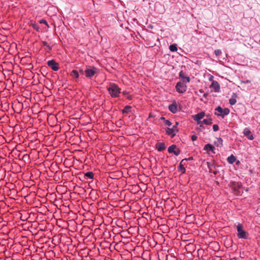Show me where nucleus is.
Listing matches in <instances>:
<instances>
[{
	"label": "nucleus",
	"instance_id": "nucleus-40",
	"mask_svg": "<svg viewBox=\"0 0 260 260\" xmlns=\"http://www.w3.org/2000/svg\"><path fill=\"white\" fill-rule=\"evenodd\" d=\"M40 23H44V24H45L46 25H48L47 21L45 20H44V19L41 20L40 21Z\"/></svg>",
	"mask_w": 260,
	"mask_h": 260
},
{
	"label": "nucleus",
	"instance_id": "nucleus-27",
	"mask_svg": "<svg viewBox=\"0 0 260 260\" xmlns=\"http://www.w3.org/2000/svg\"><path fill=\"white\" fill-rule=\"evenodd\" d=\"M169 49H170V51H171L172 52H175L177 50V47L176 45H175V44L171 45L169 46Z\"/></svg>",
	"mask_w": 260,
	"mask_h": 260
},
{
	"label": "nucleus",
	"instance_id": "nucleus-19",
	"mask_svg": "<svg viewBox=\"0 0 260 260\" xmlns=\"http://www.w3.org/2000/svg\"><path fill=\"white\" fill-rule=\"evenodd\" d=\"M70 75L76 81H77V80L78 79L79 76L78 71L75 70H73L71 72Z\"/></svg>",
	"mask_w": 260,
	"mask_h": 260
},
{
	"label": "nucleus",
	"instance_id": "nucleus-46",
	"mask_svg": "<svg viewBox=\"0 0 260 260\" xmlns=\"http://www.w3.org/2000/svg\"><path fill=\"white\" fill-rule=\"evenodd\" d=\"M213 173L214 175H216L217 174V171H216L213 172Z\"/></svg>",
	"mask_w": 260,
	"mask_h": 260
},
{
	"label": "nucleus",
	"instance_id": "nucleus-16",
	"mask_svg": "<svg viewBox=\"0 0 260 260\" xmlns=\"http://www.w3.org/2000/svg\"><path fill=\"white\" fill-rule=\"evenodd\" d=\"M156 148L158 151H162L166 149V146L165 143H157L156 144Z\"/></svg>",
	"mask_w": 260,
	"mask_h": 260
},
{
	"label": "nucleus",
	"instance_id": "nucleus-13",
	"mask_svg": "<svg viewBox=\"0 0 260 260\" xmlns=\"http://www.w3.org/2000/svg\"><path fill=\"white\" fill-rule=\"evenodd\" d=\"M210 87L214 89L215 92H218L220 90V85L217 81H213L210 85Z\"/></svg>",
	"mask_w": 260,
	"mask_h": 260
},
{
	"label": "nucleus",
	"instance_id": "nucleus-3",
	"mask_svg": "<svg viewBox=\"0 0 260 260\" xmlns=\"http://www.w3.org/2000/svg\"><path fill=\"white\" fill-rule=\"evenodd\" d=\"M237 230L238 232L237 237L238 238L244 239H247L249 234L248 232L244 230L243 225L242 224L239 223L237 225Z\"/></svg>",
	"mask_w": 260,
	"mask_h": 260
},
{
	"label": "nucleus",
	"instance_id": "nucleus-50",
	"mask_svg": "<svg viewBox=\"0 0 260 260\" xmlns=\"http://www.w3.org/2000/svg\"><path fill=\"white\" fill-rule=\"evenodd\" d=\"M31 69L33 70L34 69V66H32L31 67Z\"/></svg>",
	"mask_w": 260,
	"mask_h": 260
},
{
	"label": "nucleus",
	"instance_id": "nucleus-47",
	"mask_svg": "<svg viewBox=\"0 0 260 260\" xmlns=\"http://www.w3.org/2000/svg\"><path fill=\"white\" fill-rule=\"evenodd\" d=\"M178 124L179 123L178 122H176L175 125H176L177 126L178 125Z\"/></svg>",
	"mask_w": 260,
	"mask_h": 260
},
{
	"label": "nucleus",
	"instance_id": "nucleus-17",
	"mask_svg": "<svg viewBox=\"0 0 260 260\" xmlns=\"http://www.w3.org/2000/svg\"><path fill=\"white\" fill-rule=\"evenodd\" d=\"M178 171L180 172L182 174H185L186 172V169L184 166L183 161L182 160L180 161L179 166L178 167Z\"/></svg>",
	"mask_w": 260,
	"mask_h": 260
},
{
	"label": "nucleus",
	"instance_id": "nucleus-34",
	"mask_svg": "<svg viewBox=\"0 0 260 260\" xmlns=\"http://www.w3.org/2000/svg\"><path fill=\"white\" fill-rule=\"evenodd\" d=\"M213 129L214 132L217 131L219 129V126L217 124H214L213 125Z\"/></svg>",
	"mask_w": 260,
	"mask_h": 260
},
{
	"label": "nucleus",
	"instance_id": "nucleus-14",
	"mask_svg": "<svg viewBox=\"0 0 260 260\" xmlns=\"http://www.w3.org/2000/svg\"><path fill=\"white\" fill-rule=\"evenodd\" d=\"M205 114L204 112H201L200 113H198L195 115L194 120L198 122V123L199 124L201 123V120L205 116Z\"/></svg>",
	"mask_w": 260,
	"mask_h": 260
},
{
	"label": "nucleus",
	"instance_id": "nucleus-18",
	"mask_svg": "<svg viewBox=\"0 0 260 260\" xmlns=\"http://www.w3.org/2000/svg\"><path fill=\"white\" fill-rule=\"evenodd\" d=\"M0 67H2L3 71L4 72V75L6 76L7 75L8 76H10L11 75H13V72L12 71V69L10 67L9 69H3V66H0Z\"/></svg>",
	"mask_w": 260,
	"mask_h": 260
},
{
	"label": "nucleus",
	"instance_id": "nucleus-23",
	"mask_svg": "<svg viewBox=\"0 0 260 260\" xmlns=\"http://www.w3.org/2000/svg\"><path fill=\"white\" fill-rule=\"evenodd\" d=\"M132 108V107L131 106H126L124 107V108L122 110V113L125 114V113H128L129 112H131V109Z\"/></svg>",
	"mask_w": 260,
	"mask_h": 260
},
{
	"label": "nucleus",
	"instance_id": "nucleus-4",
	"mask_svg": "<svg viewBox=\"0 0 260 260\" xmlns=\"http://www.w3.org/2000/svg\"><path fill=\"white\" fill-rule=\"evenodd\" d=\"M215 111L218 112L219 113L215 112L214 114L217 116H220L222 118H223L225 116L228 115L230 112V110L229 108H225L223 109L220 106H218L216 108H215Z\"/></svg>",
	"mask_w": 260,
	"mask_h": 260
},
{
	"label": "nucleus",
	"instance_id": "nucleus-38",
	"mask_svg": "<svg viewBox=\"0 0 260 260\" xmlns=\"http://www.w3.org/2000/svg\"><path fill=\"white\" fill-rule=\"evenodd\" d=\"M215 54L216 56H219L221 54V51L220 50H215Z\"/></svg>",
	"mask_w": 260,
	"mask_h": 260
},
{
	"label": "nucleus",
	"instance_id": "nucleus-37",
	"mask_svg": "<svg viewBox=\"0 0 260 260\" xmlns=\"http://www.w3.org/2000/svg\"><path fill=\"white\" fill-rule=\"evenodd\" d=\"M172 129H173V130H174V131L177 133L179 132V129L178 128L177 126H176V125H174L173 126V127H172Z\"/></svg>",
	"mask_w": 260,
	"mask_h": 260
},
{
	"label": "nucleus",
	"instance_id": "nucleus-7",
	"mask_svg": "<svg viewBox=\"0 0 260 260\" xmlns=\"http://www.w3.org/2000/svg\"><path fill=\"white\" fill-rule=\"evenodd\" d=\"M168 109L172 113L175 114L180 110L175 100L172 101V103L169 105Z\"/></svg>",
	"mask_w": 260,
	"mask_h": 260
},
{
	"label": "nucleus",
	"instance_id": "nucleus-29",
	"mask_svg": "<svg viewBox=\"0 0 260 260\" xmlns=\"http://www.w3.org/2000/svg\"><path fill=\"white\" fill-rule=\"evenodd\" d=\"M31 26H32V27L35 29H36L37 31H40V30H39V28H40V27H39V26L38 24H36V23H32V24H31Z\"/></svg>",
	"mask_w": 260,
	"mask_h": 260
},
{
	"label": "nucleus",
	"instance_id": "nucleus-20",
	"mask_svg": "<svg viewBox=\"0 0 260 260\" xmlns=\"http://www.w3.org/2000/svg\"><path fill=\"white\" fill-rule=\"evenodd\" d=\"M184 73L183 71H181L179 73V77L183 79V80L185 79V83L190 82V78L189 77H187L184 75Z\"/></svg>",
	"mask_w": 260,
	"mask_h": 260
},
{
	"label": "nucleus",
	"instance_id": "nucleus-26",
	"mask_svg": "<svg viewBox=\"0 0 260 260\" xmlns=\"http://www.w3.org/2000/svg\"><path fill=\"white\" fill-rule=\"evenodd\" d=\"M176 148H177V146L175 144H173L169 147V148L168 149V151L170 153H173V152H174V151H175V149H176Z\"/></svg>",
	"mask_w": 260,
	"mask_h": 260
},
{
	"label": "nucleus",
	"instance_id": "nucleus-35",
	"mask_svg": "<svg viewBox=\"0 0 260 260\" xmlns=\"http://www.w3.org/2000/svg\"><path fill=\"white\" fill-rule=\"evenodd\" d=\"M192 160H193V157L192 156L189 157L188 158H185L184 159H182V160L183 161V162L185 161Z\"/></svg>",
	"mask_w": 260,
	"mask_h": 260
},
{
	"label": "nucleus",
	"instance_id": "nucleus-43",
	"mask_svg": "<svg viewBox=\"0 0 260 260\" xmlns=\"http://www.w3.org/2000/svg\"><path fill=\"white\" fill-rule=\"evenodd\" d=\"M242 82L243 83L246 84V83H250V81L249 80H245V81H242Z\"/></svg>",
	"mask_w": 260,
	"mask_h": 260
},
{
	"label": "nucleus",
	"instance_id": "nucleus-48",
	"mask_svg": "<svg viewBox=\"0 0 260 260\" xmlns=\"http://www.w3.org/2000/svg\"><path fill=\"white\" fill-rule=\"evenodd\" d=\"M45 67V66H42V67H41V70H43V67Z\"/></svg>",
	"mask_w": 260,
	"mask_h": 260
},
{
	"label": "nucleus",
	"instance_id": "nucleus-11",
	"mask_svg": "<svg viewBox=\"0 0 260 260\" xmlns=\"http://www.w3.org/2000/svg\"><path fill=\"white\" fill-rule=\"evenodd\" d=\"M243 134L249 140H252L254 139V137L253 135L251 134V132L249 128H245L243 131Z\"/></svg>",
	"mask_w": 260,
	"mask_h": 260
},
{
	"label": "nucleus",
	"instance_id": "nucleus-36",
	"mask_svg": "<svg viewBox=\"0 0 260 260\" xmlns=\"http://www.w3.org/2000/svg\"><path fill=\"white\" fill-rule=\"evenodd\" d=\"M42 43L44 46H46L47 47H48L49 50L51 49V47L48 45L47 42L43 41Z\"/></svg>",
	"mask_w": 260,
	"mask_h": 260
},
{
	"label": "nucleus",
	"instance_id": "nucleus-30",
	"mask_svg": "<svg viewBox=\"0 0 260 260\" xmlns=\"http://www.w3.org/2000/svg\"><path fill=\"white\" fill-rule=\"evenodd\" d=\"M181 150L179 148L175 149L174 152H173L174 154L176 156H178L180 154Z\"/></svg>",
	"mask_w": 260,
	"mask_h": 260
},
{
	"label": "nucleus",
	"instance_id": "nucleus-41",
	"mask_svg": "<svg viewBox=\"0 0 260 260\" xmlns=\"http://www.w3.org/2000/svg\"><path fill=\"white\" fill-rule=\"evenodd\" d=\"M79 74H80L81 75H84V71L82 69H80L79 71Z\"/></svg>",
	"mask_w": 260,
	"mask_h": 260
},
{
	"label": "nucleus",
	"instance_id": "nucleus-32",
	"mask_svg": "<svg viewBox=\"0 0 260 260\" xmlns=\"http://www.w3.org/2000/svg\"><path fill=\"white\" fill-rule=\"evenodd\" d=\"M53 71H57L59 69V66H50Z\"/></svg>",
	"mask_w": 260,
	"mask_h": 260
},
{
	"label": "nucleus",
	"instance_id": "nucleus-12",
	"mask_svg": "<svg viewBox=\"0 0 260 260\" xmlns=\"http://www.w3.org/2000/svg\"><path fill=\"white\" fill-rule=\"evenodd\" d=\"M94 174L92 172H87L84 174L83 181H85L88 179H93L94 178Z\"/></svg>",
	"mask_w": 260,
	"mask_h": 260
},
{
	"label": "nucleus",
	"instance_id": "nucleus-49",
	"mask_svg": "<svg viewBox=\"0 0 260 260\" xmlns=\"http://www.w3.org/2000/svg\"><path fill=\"white\" fill-rule=\"evenodd\" d=\"M183 164H184V166L185 165H186V163H185V161H184V162H183Z\"/></svg>",
	"mask_w": 260,
	"mask_h": 260
},
{
	"label": "nucleus",
	"instance_id": "nucleus-31",
	"mask_svg": "<svg viewBox=\"0 0 260 260\" xmlns=\"http://www.w3.org/2000/svg\"><path fill=\"white\" fill-rule=\"evenodd\" d=\"M199 92L201 93H204L203 94V96L205 97V98H207V96L208 95V93H204V91L203 90V89H200L199 90Z\"/></svg>",
	"mask_w": 260,
	"mask_h": 260
},
{
	"label": "nucleus",
	"instance_id": "nucleus-15",
	"mask_svg": "<svg viewBox=\"0 0 260 260\" xmlns=\"http://www.w3.org/2000/svg\"><path fill=\"white\" fill-rule=\"evenodd\" d=\"M166 134L171 138H173L176 136V133L172 128L167 127L166 129Z\"/></svg>",
	"mask_w": 260,
	"mask_h": 260
},
{
	"label": "nucleus",
	"instance_id": "nucleus-2",
	"mask_svg": "<svg viewBox=\"0 0 260 260\" xmlns=\"http://www.w3.org/2000/svg\"><path fill=\"white\" fill-rule=\"evenodd\" d=\"M99 73L98 69L92 66V68H86L84 70V75L86 78L92 79L93 77L96 76Z\"/></svg>",
	"mask_w": 260,
	"mask_h": 260
},
{
	"label": "nucleus",
	"instance_id": "nucleus-22",
	"mask_svg": "<svg viewBox=\"0 0 260 260\" xmlns=\"http://www.w3.org/2000/svg\"><path fill=\"white\" fill-rule=\"evenodd\" d=\"M236 160V157L232 154L230 156H229L227 158L228 162L230 164H233Z\"/></svg>",
	"mask_w": 260,
	"mask_h": 260
},
{
	"label": "nucleus",
	"instance_id": "nucleus-1",
	"mask_svg": "<svg viewBox=\"0 0 260 260\" xmlns=\"http://www.w3.org/2000/svg\"><path fill=\"white\" fill-rule=\"evenodd\" d=\"M107 90L112 98H117L119 96L121 89L115 83H111L107 87Z\"/></svg>",
	"mask_w": 260,
	"mask_h": 260
},
{
	"label": "nucleus",
	"instance_id": "nucleus-25",
	"mask_svg": "<svg viewBox=\"0 0 260 260\" xmlns=\"http://www.w3.org/2000/svg\"><path fill=\"white\" fill-rule=\"evenodd\" d=\"M214 145H215L217 147H221L223 145V140L221 138H217V142H215Z\"/></svg>",
	"mask_w": 260,
	"mask_h": 260
},
{
	"label": "nucleus",
	"instance_id": "nucleus-6",
	"mask_svg": "<svg viewBox=\"0 0 260 260\" xmlns=\"http://www.w3.org/2000/svg\"><path fill=\"white\" fill-rule=\"evenodd\" d=\"M230 186L232 188L235 194L238 196L240 194V189L242 187V185L238 182L232 181L230 183Z\"/></svg>",
	"mask_w": 260,
	"mask_h": 260
},
{
	"label": "nucleus",
	"instance_id": "nucleus-5",
	"mask_svg": "<svg viewBox=\"0 0 260 260\" xmlns=\"http://www.w3.org/2000/svg\"><path fill=\"white\" fill-rule=\"evenodd\" d=\"M176 91L180 93H184L187 89V85L185 84V80H183L182 82H178L175 86Z\"/></svg>",
	"mask_w": 260,
	"mask_h": 260
},
{
	"label": "nucleus",
	"instance_id": "nucleus-24",
	"mask_svg": "<svg viewBox=\"0 0 260 260\" xmlns=\"http://www.w3.org/2000/svg\"><path fill=\"white\" fill-rule=\"evenodd\" d=\"M201 123L206 125H211L212 123V119L210 118L208 119H204L202 121H201Z\"/></svg>",
	"mask_w": 260,
	"mask_h": 260
},
{
	"label": "nucleus",
	"instance_id": "nucleus-21",
	"mask_svg": "<svg viewBox=\"0 0 260 260\" xmlns=\"http://www.w3.org/2000/svg\"><path fill=\"white\" fill-rule=\"evenodd\" d=\"M237 96V94L234 93L232 96V98L229 100V103L230 105H234L236 103L237 100L236 98Z\"/></svg>",
	"mask_w": 260,
	"mask_h": 260
},
{
	"label": "nucleus",
	"instance_id": "nucleus-28",
	"mask_svg": "<svg viewBox=\"0 0 260 260\" xmlns=\"http://www.w3.org/2000/svg\"><path fill=\"white\" fill-rule=\"evenodd\" d=\"M47 65H58V63H57L54 60L52 59L48 61Z\"/></svg>",
	"mask_w": 260,
	"mask_h": 260
},
{
	"label": "nucleus",
	"instance_id": "nucleus-45",
	"mask_svg": "<svg viewBox=\"0 0 260 260\" xmlns=\"http://www.w3.org/2000/svg\"><path fill=\"white\" fill-rule=\"evenodd\" d=\"M160 119L161 120H164V122H165V120H167V119H166L165 117H163V116L161 117Z\"/></svg>",
	"mask_w": 260,
	"mask_h": 260
},
{
	"label": "nucleus",
	"instance_id": "nucleus-42",
	"mask_svg": "<svg viewBox=\"0 0 260 260\" xmlns=\"http://www.w3.org/2000/svg\"><path fill=\"white\" fill-rule=\"evenodd\" d=\"M126 99L129 100H132V96L128 94L126 96Z\"/></svg>",
	"mask_w": 260,
	"mask_h": 260
},
{
	"label": "nucleus",
	"instance_id": "nucleus-8",
	"mask_svg": "<svg viewBox=\"0 0 260 260\" xmlns=\"http://www.w3.org/2000/svg\"><path fill=\"white\" fill-rule=\"evenodd\" d=\"M33 75L34 73L30 69H23L21 78L29 79L33 77Z\"/></svg>",
	"mask_w": 260,
	"mask_h": 260
},
{
	"label": "nucleus",
	"instance_id": "nucleus-10",
	"mask_svg": "<svg viewBox=\"0 0 260 260\" xmlns=\"http://www.w3.org/2000/svg\"><path fill=\"white\" fill-rule=\"evenodd\" d=\"M215 147L210 144H206L204 147V150H206L209 154H210V151H211L212 153L215 154Z\"/></svg>",
	"mask_w": 260,
	"mask_h": 260
},
{
	"label": "nucleus",
	"instance_id": "nucleus-39",
	"mask_svg": "<svg viewBox=\"0 0 260 260\" xmlns=\"http://www.w3.org/2000/svg\"><path fill=\"white\" fill-rule=\"evenodd\" d=\"M191 139L192 141H196L197 140L198 137L196 135H193L191 136Z\"/></svg>",
	"mask_w": 260,
	"mask_h": 260
},
{
	"label": "nucleus",
	"instance_id": "nucleus-9",
	"mask_svg": "<svg viewBox=\"0 0 260 260\" xmlns=\"http://www.w3.org/2000/svg\"><path fill=\"white\" fill-rule=\"evenodd\" d=\"M12 69L13 74H16L19 76V77H21L23 72V70L20 66H9Z\"/></svg>",
	"mask_w": 260,
	"mask_h": 260
},
{
	"label": "nucleus",
	"instance_id": "nucleus-44",
	"mask_svg": "<svg viewBox=\"0 0 260 260\" xmlns=\"http://www.w3.org/2000/svg\"><path fill=\"white\" fill-rule=\"evenodd\" d=\"M122 93L123 95H127L128 94V92L126 91H123Z\"/></svg>",
	"mask_w": 260,
	"mask_h": 260
},
{
	"label": "nucleus",
	"instance_id": "nucleus-33",
	"mask_svg": "<svg viewBox=\"0 0 260 260\" xmlns=\"http://www.w3.org/2000/svg\"><path fill=\"white\" fill-rule=\"evenodd\" d=\"M164 122L165 124L168 126H170L172 125V122L169 120L167 119Z\"/></svg>",
	"mask_w": 260,
	"mask_h": 260
}]
</instances>
